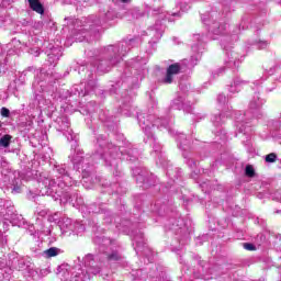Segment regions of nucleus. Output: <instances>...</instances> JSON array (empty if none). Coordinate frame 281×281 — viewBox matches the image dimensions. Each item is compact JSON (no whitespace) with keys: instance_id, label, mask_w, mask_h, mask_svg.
Returning <instances> with one entry per match:
<instances>
[{"instance_id":"nucleus-1","label":"nucleus","mask_w":281,"mask_h":281,"mask_svg":"<svg viewBox=\"0 0 281 281\" xmlns=\"http://www.w3.org/2000/svg\"><path fill=\"white\" fill-rule=\"evenodd\" d=\"M53 172L56 177L49 178L47 173L35 171V179L40 183V192L43 196H52L55 201L58 199H65L68 203H71L74 207H81L85 210V199L78 193V190L72 186L75 183L69 171L67 170V165H55Z\"/></svg>"},{"instance_id":"nucleus-2","label":"nucleus","mask_w":281,"mask_h":281,"mask_svg":"<svg viewBox=\"0 0 281 281\" xmlns=\"http://www.w3.org/2000/svg\"><path fill=\"white\" fill-rule=\"evenodd\" d=\"M106 236L104 229L98 228L93 238L94 245L98 246V254H87L82 259L77 257L74 265V278L71 281L91 280L93 276H100L104 269L106 260Z\"/></svg>"},{"instance_id":"nucleus-3","label":"nucleus","mask_w":281,"mask_h":281,"mask_svg":"<svg viewBox=\"0 0 281 281\" xmlns=\"http://www.w3.org/2000/svg\"><path fill=\"white\" fill-rule=\"evenodd\" d=\"M69 159L76 170H80L81 166L82 183H89V181L90 183H100V181H102V178L93 175L91 169L85 168V164L86 166L89 165V158L85 156V150L78 147V143L76 140L71 145V154L69 155Z\"/></svg>"},{"instance_id":"nucleus-4","label":"nucleus","mask_w":281,"mask_h":281,"mask_svg":"<svg viewBox=\"0 0 281 281\" xmlns=\"http://www.w3.org/2000/svg\"><path fill=\"white\" fill-rule=\"evenodd\" d=\"M0 218L9 221L15 227H23L25 225V218H23V215L16 213L10 200H0Z\"/></svg>"},{"instance_id":"nucleus-5","label":"nucleus","mask_w":281,"mask_h":281,"mask_svg":"<svg viewBox=\"0 0 281 281\" xmlns=\"http://www.w3.org/2000/svg\"><path fill=\"white\" fill-rule=\"evenodd\" d=\"M83 27L78 30V34L76 40L77 41H89V35L91 36L93 34V38L98 40L102 35V31L98 27L100 25V20L95 15H90L85 19L83 21Z\"/></svg>"},{"instance_id":"nucleus-6","label":"nucleus","mask_w":281,"mask_h":281,"mask_svg":"<svg viewBox=\"0 0 281 281\" xmlns=\"http://www.w3.org/2000/svg\"><path fill=\"white\" fill-rule=\"evenodd\" d=\"M56 124L57 131L63 133L65 137H67L68 142H74L76 139L74 130L69 128V119H67V116L58 117Z\"/></svg>"},{"instance_id":"nucleus-7","label":"nucleus","mask_w":281,"mask_h":281,"mask_svg":"<svg viewBox=\"0 0 281 281\" xmlns=\"http://www.w3.org/2000/svg\"><path fill=\"white\" fill-rule=\"evenodd\" d=\"M94 88H95V81L90 80L88 81L87 85L81 82L78 86H74L71 91L72 93H75V95L79 94L81 95V98H85V95H89V93H91V91H93Z\"/></svg>"},{"instance_id":"nucleus-8","label":"nucleus","mask_w":281,"mask_h":281,"mask_svg":"<svg viewBox=\"0 0 281 281\" xmlns=\"http://www.w3.org/2000/svg\"><path fill=\"white\" fill-rule=\"evenodd\" d=\"M179 74H181V64L175 63L169 65L166 71V77L164 79L165 85H172L175 76H179Z\"/></svg>"},{"instance_id":"nucleus-9","label":"nucleus","mask_w":281,"mask_h":281,"mask_svg":"<svg viewBox=\"0 0 281 281\" xmlns=\"http://www.w3.org/2000/svg\"><path fill=\"white\" fill-rule=\"evenodd\" d=\"M94 154L100 157V159L106 160L104 155H106V136L100 134L97 136L95 150Z\"/></svg>"},{"instance_id":"nucleus-10","label":"nucleus","mask_w":281,"mask_h":281,"mask_svg":"<svg viewBox=\"0 0 281 281\" xmlns=\"http://www.w3.org/2000/svg\"><path fill=\"white\" fill-rule=\"evenodd\" d=\"M59 228L61 231V234L71 236V234H74V221H71V218L64 217L59 222Z\"/></svg>"},{"instance_id":"nucleus-11","label":"nucleus","mask_w":281,"mask_h":281,"mask_svg":"<svg viewBox=\"0 0 281 281\" xmlns=\"http://www.w3.org/2000/svg\"><path fill=\"white\" fill-rule=\"evenodd\" d=\"M11 261V267L15 270V271H23L27 268H30V261H27V259L25 258H18L14 257L13 260Z\"/></svg>"},{"instance_id":"nucleus-12","label":"nucleus","mask_w":281,"mask_h":281,"mask_svg":"<svg viewBox=\"0 0 281 281\" xmlns=\"http://www.w3.org/2000/svg\"><path fill=\"white\" fill-rule=\"evenodd\" d=\"M89 214H105L106 213V203L104 202H95L90 204L88 207Z\"/></svg>"},{"instance_id":"nucleus-13","label":"nucleus","mask_w":281,"mask_h":281,"mask_svg":"<svg viewBox=\"0 0 281 281\" xmlns=\"http://www.w3.org/2000/svg\"><path fill=\"white\" fill-rule=\"evenodd\" d=\"M29 8L36 12L37 14H45V7L41 3V0H27Z\"/></svg>"},{"instance_id":"nucleus-14","label":"nucleus","mask_w":281,"mask_h":281,"mask_svg":"<svg viewBox=\"0 0 281 281\" xmlns=\"http://www.w3.org/2000/svg\"><path fill=\"white\" fill-rule=\"evenodd\" d=\"M47 56L49 65H54V67H56V63L60 60V56H63V53H60L59 48H54Z\"/></svg>"},{"instance_id":"nucleus-15","label":"nucleus","mask_w":281,"mask_h":281,"mask_svg":"<svg viewBox=\"0 0 281 281\" xmlns=\"http://www.w3.org/2000/svg\"><path fill=\"white\" fill-rule=\"evenodd\" d=\"M2 270V278L4 280H10V278H12V273H14V268L12 267V261H9L8 266L1 268Z\"/></svg>"},{"instance_id":"nucleus-16","label":"nucleus","mask_w":281,"mask_h":281,"mask_svg":"<svg viewBox=\"0 0 281 281\" xmlns=\"http://www.w3.org/2000/svg\"><path fill=\"white\" fill-rule=\"evenodd\" d=\"M12 142V135L5 134L0 138V148H9Z\"/></svg>"},{"instance_id":"nucleus-17","label":"nucleus","mask_w":281,"mask_h":281,"mask_svg":"<svg viewBox=\"0 0 281 281\" xmlns=\"http://www.w3.org/2000/svg\"><path fill=\"white\" fill-rule=\"evenodd\" d=\"M60 254V248L50 247L46 250H44V256L46 258H54Z\"/></svg>"},{"instance_id":"nucleus-18","label":"nucleus","mask_w":281,"mask_h":281,"mask_svg":"<svg viewBox=\"0 0 281 281\" xmlns=\"http://www.w3.org/2000/svg\"><path fill=\"white\" fill-rule=\"evenodd\" d=\"M85 229H86L85 224L80 222H74L72 234H76L78 236V234H82Z\"/></svg>"},{"instance_id":"nucleus-19","label":"nucleus","mask_w":281,"mask_h":281,"mask_svg":"<svg viewBox=\"0 0 281 281\" xmlns=\"http://www.w3.org/2000/svg\"><path fill=\"white\" fill-rule=\"evenodd\" d=\"M245 175L246 177L254 179V177H256V170L254 169V166L247 165L245 169Z\"/></svg>"},{"instance_id":"nucleus-20","label":"nucleus","mask_w":281,"mask_h":281,"mask_svg":"<svg viewBox=\"0 0 281 281\" xmlns=\"http://www.w3.org/2000/svg\"><path fill=\"white\" fill-rule=\"evenodd\" d=\"M108 260H112L113 262H117V261L122 260V256H120L119 251H113L112 254H110L108 256Z\"/></svg>"},{"instance_id":"nucleus-21","label":"nucleus","mask_w":281,"mask_h":281,"mask_svg":"<svg viewBox=\"0 0 281 281\" xmlns=\"http://www.w3.org/2000/svg\"><path fill=\"white\" fill-rule=\"evenodd\" d=\"M37 76L40 80H48L49 82V78H50L49 72H47V70H45L44 68L40 70V74Z\"/></svg>"},{"instance_id":"nucleus-22","label":"nucleus","mask_w":281,"mask_h":281,"mask_svg":"<svg viewBox=\"0 0 281 281\" xmlns=\"http://www.w3.org/2000/svg\"><path fill=\"white\" fill-rule=\"evenodd\" d=\"M277 159H278V155H276V153H271L266 156L267 164H276Z\"/></svg>"},{"instance_id":"nucleus-23","label":"nucleus","mask_w":281,"mask_h":281,"mask_svg":"<svg viewBox=\"0 0 281 281\" xmlns=\"http://www.w3.org/2000/svg\"><path fill=\"white\" fill-rule=\"evenodd\" d=\"M16 0H0V8H9Z\"/></svg>"},{"instance_id":"nucleus-24","label":"nucleus","mask_w":281,"mask_h":281,"mask_svg":"<svg viewBox=\"0 0 281 281\" xmlns=\"http://www.w3.org/2000/svg\"><path fill=\"white\" fill-rule=\"evenodd\" d=\"M35 272L38 273L42 278H44V276H48V273H50L48 268L36 269Z\"/></svg>"},{"instance_id":"nucleus-25","label":"nucleus","mask_w":281,"mask_h":281,"mask_svg":"<svg viewBox=\"0 0 281 281\" xmlns=\"http://www.w3.org/2000/svg\"><path fill=\"white\" fill-rule=\"evenodd\" d=\"M244 248L247 249V251H256V246L254 244L245 243Z\"/></svg>"},{"instance_id":"nucleus-26","label":"nucleus","mask_w":281,"mask_h":281,"mask_svg":"<svg viewBox=\"0 0 281 281\" xmlns=\"http://www.w3.org/2000/svg\"><path fill=\"white\" fill-rule=\"evenodd\" d=\"M12 194H20L21 192V186L19 184H13V188L11 190Z\"/></svg>"},{"instance_id":"nucleus-27","label":"nucleus","mask_w":281,"mask_h":281,"mask_svg":"<svg viewBox=\"0 0 281 281\" xmlns=\"http://www.w3.org/2000/svg\"><path fill=\"white\" fill-rule=\"evenodd\" d=\"M1 115L2 117H10V110L8 108H2Z\"/></svg>"},{"instance_id":"nucleus-28","label":"nucleus","mask_w":281,"mask_h":281,"mask_svg":"<svg viewBox=\"0 0 281 281\" xmlns=\"http://www.w3.org/2000/svg\"><path fill=\"white\" fill-rule=\"evenodd\" d=\"M30 54H32L33 56H40L41 52L36 48H31Z\"/></svg>"},{"instance_id":"nucleus-29","label":"nucleus","mask_w":281,"mask_h":281,"mask_svg":"<svg viewBox=\"0 0 281 281\" xmlns=\"http://www.w3.org/2000/svg\"><path fill=\"white\" fill-rule=\"evenodd\" d=\"M29 234H30L31 236H34V238H36L37 233L32 232V228L29 229Z\"/></svg>"},{"instance_id":"nucleus-30","label":"nucleus","mask_w":281,"mask_h":281,"mask_svg":"<svg viewBox=\"0 0 281 281\" xmlns=\"http://www.w3.org/2000/svg\"><path fill=\"white\" fill-rule=\"evenodd\" d=\"M3 267H5V261L0 260V269H3Z\"/></svg>"},{"instance_id":"nucleus-31","label":"nucleus","mask_w":281,"mask_h":281,"mask_svg":"<svg viewBox=\"0 0 281 281\" xmlns=\"http://www.w3.org/2000/svg\"><path fill=\"white\" fill-rule=\"evenodd\" d=\"M46 214H47V212H45V211L40 212V216H45Z\"/></svg>"},{"instance_id":"nucleus-32","label":"nucleus","mask_w":281,"mask_h":281,"mask_svg":"<svg viewBox=\"0 0 281 281\" xmlns=\"http://www.w3.org/2000/svg\"><path fill=\"white\" fill-rule=\"evenodd\" d=\"M122 1V3H128V1H131V0H121Z\"/></svg>"},{"instance_id":"nucleus-33","label":"nucleus","mask_w":281,"mask_h":281,"mask_svg":"<svg viewBox=\"0 0 281 281\" xmlns=\"http://www.w3.org/2000/svg\"><path fill=\"white\" fill-rule=\"evenodd\" d=\"M30 24H31V22H30V21H26L25 25H30Z\"/></svg>"},{"instance_id":"nucleus-34","label":"nucleus","mask_w":281,"mask_h":281,"mask_svg":"<svg viewBox=\"0 0 281 281\" xmlns=\"http://www.w3.org/2000/svg\"><path fill=\"white\" fill-rule=\"evenodd\" d=\"M1 126H3V123L0 122V128H1Z\"/></svg>"}]
</instances>
